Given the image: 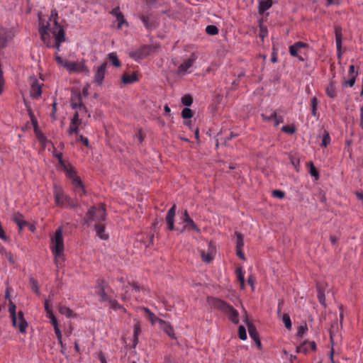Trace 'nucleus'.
I'll return each mask as SVG.
<instances>
[{"mask_svg":"<svg viewBox=\"0 0 363 363\" xmlns=\"http://www.w3.org/2000/svg\"><path fill=\"white\" fill-rule=\"evenodd\" d=\"M71 106L73 109H80L86 112L87 109L85 106L82 104V96L80 94H74L71 99Z\"/></svg>","mask_w":363,"mask_h":363,"instance_id":"obj_14","label":"nucleus"},{"mask_svg":"<svg viewBox=\"0 0 363 363\" xmlns=\"http://www.w3.org/2000/svg\"><path fill=\"white\" fill-rule=\"evenodd\" d=\"M59 312L61 314L65 315L67 318L71 317L72 315V311L69 308H68L65 306H59Z\"/></svg>","mask_w":363,"mask_h":363,"instance_id":"obj_37","label":"nucleus"},{"mask_svg":"<svg viewBox=\"0 0 363 363\" xmlns=\"http://www.w3.org/2000/svg\"><path fill=\"white\" fill-rule=\"evenodd\" d=\"M272 195L274 197L283 199L284 197V192L281 190H274L272 191Z\"/></svg>","mask_w":363,"mask_h":363,"instance_id":"obj_61","label":"nucleus"},{"mask_svg":"<svg viewBox=\"0 0 363 363\" xmlns=\"http://www.w3.org/2000/svg\"><path fill=\"white\" fill-rule=\"evenodd\" d=\"M238 280L240 281V288L244 289L245 287V274L242 267H237L235 270Z\"/></svg>","mask_w":363,"mask_h":363,"instance_id":"obj_31","label":"nucleus"},{"mask_svg":"<svg viewBox=\"0 0 363 363\" xmlns=\"http://www.w3.org/2000/svg\"><path fill=\"white\" fill-rule=\"evenodd\" d=\"M54 196L55 203L58 206H65L69 198V196L65 195L63 191L57 187L55 188Z\"/></svg>","mask_w":363,"mask_h":363,"instance_id":"obj_13","label":"nucleus"},{"mask_svg":"<svg viewBox=\"0 0 363 363\" xmlns=\"http://www.w3.org/2000/svg\"><path fill=\"white\" fill-rule=\"evenodd\" d=\"M144 311L147 315V318L152 323V324H155L156 323H160V320H162V319L157 318L152 312L150 311L147 308H143Z\"/></svg>","mask_w":363,"mask_h":363,"instance_id":"obj_29","label":"nucleus"},{"mask_svg":"<svg viewBox=\"0 0 363 363\" xmlns=\"http://www.w3.org/2000/svg\"><path fill=\"white\" fill-rule=\"evenodd\" d=\"M95 230L97 236L101 240H107L108 235L105 233V226L103 224H95Z\"/></svg>","mask_w":363,"mask_h":363,"instance_id":"obj_25","label":"nucleus"},{"mask_svg":"<svg viewBox=\"0 0 363 363\" xmlns=\"http://www.w3.org/2000/svg\"><path fill=\"white\" fill-rule=\"evenodd\" d=\"M39 33L40 35L41 40L46 43L48 40L49 41L50 35L48 33V26H42L39 28Z\"/></svg>","mask_w":363,"mask_h":363,"instance_id":"obj_28","label":"nucleus"},{"mask_svg":"<svg viewBox=\"0 0 363 363\" xmlns=\"http://www.w3.org/2000/svg\"><path fill=\"white\" fill-rule=\"evenodd\" d=\"M160 328L162 330L168 335L171 338H175L174 329L172 325L164 320H160Z\"/></svg>","mask_w":363,"mask_h":363,"instance_id":"obj_19","label":"nucleus"},{"mask_svg":"<svg viewBox=\"0 0 363 363\" xmlns=\"http://www.w3.org/2000/svg\"><path fill=\"white\" fill-rule=\"evenodd\" d=\"M207 301L212 308L225 313L233 323H239L238 311L227 302L215 297H208Z\"/></svg>","mask_w":363,"mask_h":363,"instance_id":"obj_1","label":"nucleus"},{"mask_svg":"<svg viewBox=\"0 0 363 363\" xmlns=\"http://www.w3.org/2000/svg\"><path fill=\"white\" fill-rule=\"evenodd\" d=\"M130 288H132V291H139L142 289L138 283H133L132 285L128 284V285L124 286L123 290L125 293L121 295V298L123 301L127 300L130 297V296L128 294Z\"/></svg>","mask_w":363,"mask_h":363,"instance_id":"obj_18","label":"nucleus"},{"mask_svg":"<svg viewBox=\"0 0 363 363\" xmlns=\"http://www.w3.org/2000/svg\"><path fill=\"white\" fill-rule=\"evenodd\" d=\"M185 223L186 224L184 225V228L181 230V233H183L185 230H194L196 233H200V228L197 226V225L191 218L188 220Z\"/></svg>","mask_w":363,"mask_h":363,"instance_id":"obj_23","label":"nucleus"},{"mask_svg":"<svg viewBox=\"0 0 363 363\" xmlns=\"http://www.w3.org/2000/svg\"><path fill=\"white\" fill-rule=\"evenodd\" d=\"M182 116L184 119L191 118L193 116V112L190 108H184L182 111Z\"/></svg>","mask_w":363,"mask_h":363,"instance_id":"obj_52","label":"nucleus"},{"mask_svg":"<svg viewBox=\"0 0 363 363\" xmlns=\"http://www.w3.org/2000/svg\"><path fill=\"white\" fill-rule=\"evenodd\" d=\"M308 47V45L306 43H303L301 41L296 42L294 45H292L289 47V53H292V52L294 53V52H295L294 50L297 48L302 50L303 48H307Z\"/></svg>","mask_w":363,"mask_h":363,"instance_id":"obj_30","label":"nucleus"},{"mask_svg":"<svg viewBox=\"0 0 363 363\" xmlns=\"http://www.w3.org/2000/svg\"><path fill=\"white\" fill-rule=\"evenodd\" d=\"M141 332L140 325L136 323L133 327V346L135 347L138 342V335Z\"/></svg>","mask_w":363,"mask_h":363,"instance_id":"obj_33","label":"nucleus"},{"mask_svg":"<svg viewBox=\"0 0 363 363\" xmlns=\"http://www.w3.org/2000/svg\"><path fill=\"white\" fill-rule=\"evenodd\" d=\"M282 321L284 323L285 327L288 330H291L292 325H291V321L290 316L289 314L284 313L282 315Z\"/></svg>","mask_w":363,"mask_h":363,"instance_id":"obj_44","label":"nucleus"},{"mask_svg":"<svg viewBox=\"0 0 363 363\" xmlns=\"http://www.w3.org/2000/svg\"><path fill=\"white\" fill-rule=\"evenodd\" d=\"M29 283H30V288L31 289L37 294H39L40 293V291H39V287H38V281L33 277H30L29 279Z\"/></svg>","mask_w":363,"mask_h":363,"instance_id":"obj_39","label":"nucleus"},{"mask_svg":"<svg viewBox=\"0 0 363 363\" xmlns=\"http://www.w3.org/2000/svg\"><path fill=\"white\" fill-rule=\"evenodd\" d=\"M176 213V205L174 204L168 211L166 216V222L168 225V228L170 230H173L174 229V216Z\"/></svg>","mask_w":363,"mask_h":363,"instance_id":"obj_15","label":"nucleus"},{"mask_svg":"<svg viewBox=\"0 0 363 363\" xmlns=\"http://www.w3.org/2000/svg\"><path fill=\"white\" fill-rule=\"evenodd\" d=\"M108 286V284L102 279H98L95 286L96 294L100 297L99 301L101 302H105L109 300V296L106 294L105 289Z\"/></svg>","mask_w":363,"mask_h":363,"instance_id":"obj_7","label":"nucleus"},{"mask_svg":"<svg viewBox=\"0 0 363 363\" xmlns=\"http://www.w3.org/2000/svg\"><path fill=\"white\" fill-rule=\"evenodd\" d=\"M308 330L307 325L305 324L303 325H301L298 328L297 335L299 337H303V334Z\"/></svg>","mask_w":363,"mask_h":363,"instance_id":"obj_55","label":"nucleus"},{"mask_svg":"<svg viewBox=\"0 0 363 363\" xmlns=\"http://www.w3.org/2000/svg\"><path fill=\"white\" fill-rule=\"evenodd\" d=\"M34 132H35V135L40 143H45L46 142V140H47L46 137L40 130L39 127H37L36 129H34Z\"/></svg>","mask_w":363,"mask_h":363,"instance_id":"obj_40","label":"nucleus"},{"mask_svg":"<svg viewBox=\"0 0 363 363\" xmlns=\"http://www.w3.org/2000/svg\"><path fill=\"white\" fill-rule=\"evenodd\" d=\"M318 289V299L319 301V303L325 306V296L324 291L319 287H317Z\"/></svg>","mask_w":363,"mask_h":363,"instance_id":"obj_42","label":"nucleus"},{"mask_svg":"<svg viewBox=\"0 0 363 363\" xmlns=\"http://www.w3.org/2000/svg\"><path fill=\"white\" fill-rule=\"evenodd\" d=\"M108 60L111 62L114 67H118L121 66V62L118 58L116 52H111L108 55Z\"/></svg>","mask_w":363,"mask_h":363,"instance_id":"obj_34","label":"nucleus"},{"mask_svg":"<svg viewBox=\"0 0 363 363\" xmlns=\"http://www.w3.org/2000/svg\"><path fill=\"white\" fill-rule=\"evenodd\" d=\"M201 255L202 260L206 263L211 262L213 259V255L211 252L206 253L204 251H201Z\"/></svg>","mask_w":363,"mask_h":363,"instance_id":"obj_38","label":"nucleus"},{"mask_svg":"<svg viewBox=\"0 0 363 363\" xmlns=\"http://www.w3.org/2000/svg\"><path fill=\"white\" fill-rule=\"evenodd\" d=\"M356 77L354 76L349 77L347 80H345L342 83L343 86H353L355 83Z\"/></svg>","mask_w":363,"mask_h":363,"instance_id":"obj_56","label":"nucleus"},{"mask_svg":"<svg viewBox=\"0 0 363 363\" xmlns=\"http://www.w3.org/2000/svg\"><path fill=\"white\" fill-rule=\"evenodd\" d=\"M55 26L52 28V33L55 38V43L52 45V48L56 49V53L60 50V45L65 41V32L62 27L58 25L56 19L54 21Z\"/></svg>","mask_w":363,"mask_h":363,"instance_id":"obj_4","label":"nucleus"},{"mask_svg":"<svg viewBox=\"0 0 363 363\" xmlns=\"http://www.w3.org/2000/svg\"><path fill=\"white\" fill-rule=\"evenodd\" d=\"M19 320V323H17V327L18 328L19 332L21 333H24L26 332V328L28 327V323L23 317V313L22 311H19L18 313V318Z\"/></svg>","mask_w":363,"mask_h":363,"instance_id":"obj_20","label":"nucleus"},{"mask_svg":"<svg viewBox=\"0 0 363 363\" xmlns=\"http://www.w3.org/2000/svg\"><path fill=\"white\" fill-rule=\"evenodd\" d=\"M236 237V249H242L244 246L243 235L238 232H235Z\"/></svg>","mask_w":363,"mask_h":363,"instance_id":"obj_35","label":"nucleus"},{"mask_svg":"<svg viewBox=\"0 0 363 363\" xmlns=\"http://www.w3.org/2000/svg\"><path fill=\"white\" fill-rule=\"evenodd\" d=\"M196 58L194 56H192L191 57L189 58L187 60L182 63L178 67L177 74L179 75H184L186 73L187 70L192 66Z\"/></svg>","mask_w":363,"mask_h":363,"instance_id":"obj_16","label":"nucleus"},{"mask_svg":"<svg viewBox=\"0 0 363 363\" xmlns=\"http://www.w3.org/2000/svg\"><path fill=\"white\" fill-rule=\"evenodd\" d=\"M71 123H81V121L79 119V113L78 111H76L72 117V118L71 119Z\"/></svg>","mask_w":363,"mask_h":363,"instance_id":"obj_63","label":"nucleus"},{"mask_svg":"<svg viewBox=\"0 0 363 363\" xmlns=\"http://www.w3.org/2000/svg\"><path fill=\"white\" fill-rule=\"evenodd\" d=\"M276 113H277V111L275 110H271V113L267 116L266 113H262L261 114V117L262 118L263 121H274V118H276Z\"/></svg>","mask_w":363,"mask_h":363,"instance_id":"obj_43","label":"nucleus"},{"mask_svg":"<svg viewBox=\"0 0 363 363\" xmlns=\"http://www.w3.org/2000/svg\"><path fill=\"white\" fill-rule=\"evenodd\" d=\"M138 80L135 73L128 74L125 73L122 76V82L124 84H132Z\"/></svg>","mask_w":363,"mask_h":363,"instance_id":"obj_27","label":"nucleus"},{"mask_svg":"<svg viewBox=\"0 0 363 363\" xmlns=\"http://www.w3.org/2000/svg\"><path fill=\"white\" fill-rule=\"evenodd\" d=\"M9 38L7 30L0 26V48H4L6 45Z\"/></svg>","mask_w":363,"mask_h":363,"instance_id":"obj_24","label":"nucleus"},{"mask_svg":"<svg viewBox=\"0 0 363 363\" xmlns=\"http://www.w3.org/2000/svg\"><path fill=\"white\" fill-rule=\"evenodd\" d=\"M318 104V100L315 97H313L311 99V113L314 116H315L316 113H317L316 109H317Z\"/></svg>","mask_w":363,"mask_h":363,"instance_id":"obj_49","label":"nucleus"},{"mask_svg":"<svg viewBox=\"0 0 363 363\" xmlns=\"http://www.w3.org/2000/svg\"><path fill=\"white\" fill-rule=\"evenodd\" d=\"M79 123H70V125L68 128V134L69 135H72L73 133H76V134H78V132H79Z\"/></svg>","mask_w":363,"mask_h":363,"instance_id":"obj_47","label":"nucleus"},{"mask_svg":"<svg viewBox=\"0 0 363 363\" xmlns=\"http://www.w3.org/2000/svg\"><path fill=\"white\" fill-rule=\"evenodd\" d=\"M72 183L74 186V191H75L76 194H77L79 196H82V195L85 194V189L82 184V182L79 177H74L72 179Z\"/></svg>","mask_w":363,"mask_h":363,"instance_id":"obj_17","label":"nucleus"},{"mask_svg":"<svg viewBox=\"0 0 363 363\" xmlns=\"http://www.w3.org/2000/svg\"><path fill=\"white\" fill-rule=\"evenodd\" d=\"M42 94V84L39 81L34 78L32 79L31 86L30 90V95L33 99H38Z\"/></svg>","mask_w":363,"mask_h":363,"instance_id":"obj_9","label":"nucleus"},{"mask_svg":"<svg viewBox=\"0 0 363 363\" xmlns=\"http://www.w3.org/2000/svg\"><path fill=\"white\" fill-rule=\"evenodd\" d=\"M309 164H310V174H311V175L314 177H315V178H318V172L317 169H315V167H314L313 162H310Z\"/></svg>","mask_w":363,"mask_h":363,"instance_id":"obj_57","label":"nucleus"},{"mask_svg":"<svg viewBox=\"0 0 363 363\" xmlns=\"http://www.w3.org/2000/svg\"><path fill=\"white\" fill-rule=\"evenodd\" d=\"M65 206L69 208H77L78 204L69 197Z\"/></svg>","mask_w":363,"mask_h":363,"instance_id":"obj_62","label":"nucleus"},{"mask_svg":"<svg viewBox=\"0 0 363 363\" xmlns=\"http://www.w3.org/2000/svg\"><path fill=\"white\" fill-rule=\"evenodd\" d=\"M155 49V47L152 45H145L138 49L130 51L129 52V56L135 61H139L149 56Z\"/></svg>","mask_w":363,"mask_h":363,"instance_id":"obj_5","label":"nucleus"},{"mask_svg":"<svg viewBox=\"0 0 363 363\" xmlns=\"http://www.w3.org/2000/svg\"><path fill=\"white\" fill-rule=\"evenodd\" d=\"M28 111L30 118V122L33 126V129H36V128L38 127L37 118L30 109H28Z\"/></svg>","mask_w":363,"mask_h":363,"instance_id":"obj_54","label":"nucleus"},{"mask_svg":"<svg viewBox=\"0 0 363 363\" xmlns=\"http://www.w3.org/2000/svg\"><path fill=\"white\" fill-rule=\"evenodd\" d=\"M77 141H81L86 147H89V143L87 138L83 136L82 135H79V138L77 139Z\"/></svg>","mask_w":363,"mask_h":363,"instance_id":"obj_60","label":"nucleus"},{"mask_svg":"<svg viewBox=\"0 0 363 363\" xmlns=\"http://www.w3.org/2000/svg\"><path fill=\"white\" fill-rule=\"evenodd\" d=\"M16 309V305L12 301H10L9 304V311L10 313L12 325L14 327H17V316Z\"/></svg>","mask_w":363,"mask_h":363,"instance_id":"obj_21","label":"nucleus"},{"mask_svg":"<svg viewBox=\"0 0 363 363\" xmlns=\"http://www.w3.org/2000/svg\"><path fill=\"white\" fill-rule=\"evenodd\" d=\"M140 19L147 29H151L152 28V25L150 23L149 18L147 16H140Z\"/></svg>","mask_w":363,"mask_h":363,"instance_id":"obj_53","label":"nucleus"},{"mask_svg":"<svg viewBox=\"0 0 363 363\" xmlns=\"http://www.w3.org/2000/svg\"><path fill=\"white\" fill-rule=\"evenodd\" d=\"M106 67L107 62H104L96 68L94 77V82L100 85L102 84L105 77Z\"/></svg>","mask_w":363,"mask_h":363,"instance_id":"obj_8","label":"nucleus"},{"mask_svg":"<svg viewBox=\"0 0 363 363\" xmlns=\"http://www.w3.org/2000/svg\"><path fill=\"white\" fill-rule=\"evenodd\" d=\"M113 13L115 14L116 16V20L118 21V27L121 28L122 26V24L125 23L123 15L119 11L118 9H114L113 10Z\"/></svg>","mask_w":363,"mask_h":363,"instance_id":"obj_32","label":"nucleus"},{"mask_svg":"<svg viewBox=\"0 0 363 363\" xmlns=\"http://www.w3.org/2000/svg\"><path fill=\"white\" fill-rule=\"evenodd\" d=\"M294 51H295L294 53V52L290 53V55L291 56L298 57L300 61L305 60V58L303 57V55H305V53H303L301 50L297 48Z\"/></svg>","mask_w":363,"mask_h":363,"instance_id":"obj_50","label":"nucleus"},{"mask_svg":"<svg viewBox=\"0 0 363 363\" xmlns=\"http://www.w3.org/2000/svg\"><path fill=\"white\" fill-rule=\"evenodd\" d=\"M246 324L247 326L248 333H249L250 337L255 342L257 347L260 348L262 343H261V341H260V339L259 337V334H258V332L257 331L256 328L255 327V325L252 323H250L247 319H246Z\"/></svg>","mask_w":363,"mask_h":363,"instance_id":"obj_10","label":"nucleus"},{"mask_svg":"<svg viewBox=\"0 0 363 363\" xmlns=\"http://www.w3.org/2000/svg\"><path fill=\"white\" fill-rule=\"evenodd\" d=\"M281 130L284 133H289V134H293L295 133V128L293 126H290V125H284L282 128H281Z\"/></svg>","mask_w":363,"mask_h":363,"instance_id":"obj_58","label":"nucleus"},{"mask_svg":"<svg viewBox=\"0 0 363 363\" xmlns=\"http://www.w3.org/2000/svg\"><path fill=\"white\" fill-rule=\"evenodd\" d=\"M106 208L104 204L91 206L84 218V223L89 225L92 222H101L106 220Z\"/></svg>","mask_w":363,"mask_h":363,"instance_id":"obj_2","label":"nucleus"},{"mask_svg":"<svg viewBox=\"0 0 363 363\" xmlns=\"http://www.w3.org/2000/svg\"><path fill=\"white\" fill-rule=\"evenodd\" d=\"M348 76H349V77H351L352 76L356 77L357 76V72H355V71H354V66L353 65H351L349 67Z\"/></svg>","mask_w":363,"mask_h":363,"instance_id":"obj_64","label":"nucleus"},{"mask_svg":"<svg viewBox=\"0 0 363 363\" xmlns=\"http://www.w3.org/2000/svg\"><path fill=\"white\" fill-rule=\"evenodd\" d=\"M52 245L51 247V250L55 257V262L58 266V263L64 255V242L62 238V230L61 228H58L56 230L55 235L52 238Z\"/></svg>","mask_w":363,"mask_h":363,"instance_id":"obj_3","label":"nucleus"},{"mask_svg":"<svg viewBox=\"0 0 363 363\" xmlns=\"http://www.w3.org/2000/svg\"><path fill=\"white\" fill-rule=\"evenodd\" d=\"M54 330H55V333L56 335V337L57 338V340L59 342V344H62V333H61L59 327L54 328Z\"/></svg>","mask_w":363,"mask_h":363,"instance_id":"obj_59","label":"nucleus"},{"mask_svg":"<svg viewBox=\"0 0 363 363\" xmlns=\"http://www.w3.org/2000/svg\"><path fill=\"white\" fill-rule=\"evenodd\" d=\"M182 103L186 106H189L193 103V98L189 94H186L182 97Z\"/></svg>","mask_w":363,"mask_h":363,"instance_id":"obj_45","label":"nucleus"},{"mask_svg":"<svg viewBox=\"0 0 363 363\" xmlns=\"http://www.w3.org/2000/svg\"><path fill=\"white\" fill-rule=\"evenodd\" d=\"M272 6V0H261L259 2L258 11L259 13H263L264 11L270 9Z\"/></svg>","mask_w":363,"mask_h":363,"instance_id":"obj_26","label":"nucleus"},{"mask_svg":"<svg viewBox=\"0 0 363 363\" xmlns=\"http://www.w3.org/2000/svg\"><path fill=\"white\" fill-rule=\"evenodd\" d=\"M330 143V137L329 133L327 131H325L323 138H322V143L321 146L322 147H327L328 144Z\"/></svg>","mask_w":363,"mask_h":363,"instance_id":"obj_48","label":"nucleus"},{"mask_svg":"<svg viewBox=\"0 0 363 363\" xmlns=\"http://www.w3.org/2000/svg\"><path fill=\"white\" fill-rule=\"evenodd\" d=\"M62 166H63L64 169L66 170L67 176L69 178L73 179L74 177H77L74 169L72 167H67L65 164Z\"/></svg>","mask_w":363,"mask_h":363,"instance_id":"obj_41","label":"nucleus"},{"mask_svg":"<svg viewBox=\"0 0 363 363\" xmlns=\"http://www.w3.org/2000/svg\"><path fill=\"white\" fill-rule=\"evenodd\" d=\"M335 44L337 52V57L340 58L342 56L341 49H342V28L339 26H336L335 27Z\"/></svg>","mask_w":363,"mask_h":363,"instance_id":"obj_12","label":"nucleus"},{"mask_svg":"<svg viewBox=\"0 0 363 363\" xmlns=\"http://www.w3.org/2000/svg\"><path fill=\"white\" fill-rule=\"evenodd\" d=\"M206 32L211 35H215L218 33V29L216 26L209 25L206 26Z\"/></svg>","mask_w":363,"mask_h":363,"instance_id":"obj_46","label":"nucleus"},{"mask_svg":"<svg viewBox=\"0 0 363 363\" xmlns=\"http://www.w3.org/2000/svg\"><path fill=\"white\" fill-rule=\"evenodd\" d=\"M238 335L240 340H245L247 339V333L245 328L243 325H240L238 328Z\"/></svg>","mask_w":363,"mask_h":363,"instance_id":"obj_51","label":"nucleus"},{"mask_svg":"<svg viewBox=\"0 0 363 363\" xmlns=\"http://www.w3.org/2000/svg\"><path fill=\"white\" fill-rule=\"evenodd\" d=\"M326 94L330 98H335L337 96L336 84L334 81H330L325 89Z\"/></svg>","mask_w":363,"mask_h":363,"instance_id":"obj_22","label":"nucleus"},{"mask_svg":"<svg viewBox=\"0 0 363 363\" xmlns=\"http://www.w3.org/2000/svg\"><path fill=\"white\" fill-rule=\"evenodd\" d=\"M64 67L67 68L69 72H82L88 74L89 69L87 67L81 62H71L65 60Z\"/></svg>","mask_w":363,"mask_h":363,"instance_id":"obj_6","label":"nucleus"},{"mask_svg":"<svg viewBox=\"0 0 363 363\" xmlns=\"http://www.w3.org/2000/svg\"><path fill=\"white\" fill-rule=\"evenodd\" d=\"M106 301L110 303V308L113 310L117 311L122 309L123 311H125V309L121 304H119L117 301L112 299L111 297H109V300H107Z\"/></svg>","mask_w":363,"mask_h":363,"instance_id":"obj_36","label":"nucleus"},{"mask_svg":"<svg viewBox=\"0 0 363 363\" xmlns=\"http://www.w3.org/2000/svg\"><path fill=\"white\" fill-rule=\"evenodd\" d=\"M11 220L14 222L18 227V230L21 231L28 224L24 220L23 214L18 211H14L11 214Z\"/></svg>","mask_w":363,"mask_h":363,"instance_id":"obj_11","label":"nucleus"}]
</instances>
